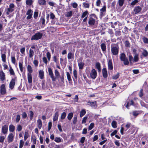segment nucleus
I'll return each mask as SVG.
<instances>
[{
  "mask_svg": "<svg viewBox=\"0 0 148 148\" xmlns=\"http://www.w3.org/2000/svg\"><path fill=\"white\" fill-rule=\"evenodd\" d=\"M22 118L23 119H25L27 117V114L25 112H23L22 114Z\"/></svg>",
  "mask_w": 148,
  "mask_h": 148,
  "instance_id": "nucleus-64",
  "label": "nucleus"
},
{
  "mask_svg": "<svg viewBox=\"0 0 148 148\" xmlns=\"http://www.w3.org/2000/svg\"><path fill=\"white\" fill-rule=\"evenodd\" d=\"M5 137L3 136H0V142L3 143L4 141Z\"/></svg>",
  "mask_w": 148,
  "mask_h": 148,
  "instance_id": "nucleus-53",
  "label": "nucleus"
},
{
  "mask_svg": "<svg viewBox=\"0 0 148 148\" xmlns=\"http://www.w3.org/2000/svg\"><path fill=\"white\" fill-rule=\"evenodd\" d=\"M108 69L112 70L113 69V66L112 65V60L111 59H110L109 60L108 62Z\"/></svg>",
  "mask_w": 148,
  "mask_h": 148,
  "instance_id": "nucleus-13",
  "label": "nucleus"
},
{
  "mask_svg": "<svg viewBox=\"0 0 148 148\" xmlns=\"http://www.w3.org/2000/svg\"><path fill=\"white\" fill-rule=\"evenodd\" d=\"M42 61L46 65L47 63V60L46 57H43L42 58Z\"/></svg>",
  "mask_w": 148,
  "mask_h": 148,
  "instance_id": "nucleus-60",
  "label": "nucleus"
},
{
  "mask_svg": "<svg viewBox=\"0 0 148 148\" xmlns=\"http://www.w3.org/2000/svg\"><path fill=\"white\" fill-rule=\"evenodd\" d=\"M29 112V118L31 120H32L34 116V113L32 111H30Z\"/></svg>",
  "mask_w": 148,
  "mask_h": 148,
  "instance_id": "nucleus-50",
  "label": "nucleus"
},
{
  "mask_svg": "<svg viewBox=\"0 0 148 148\" xmlns=\"http://www.w3.org/2000/svg\"><path fill=\"white\" fill-rule=\"evenodd\" d=\"M138 55L135 53V56H134V61L135 62H137L138 60Z\"/></svg>",
  "mask_w": 148,
  "mask_h": 148,
  "instance_id": "nucleus-36",
  "label": "nucleus"
},
{
  "mask_svg": "<svg viewBox=\"0 0 148 148\" xmlns=\"http://www.w3.org/2000/svg\"><path fill=\"white\" fill-rule=\"evenodd\" d=\"M47 57L48 58L49 61L50 60L51 55V54L49 52H47L46 53Z\"/></svg>",
  "mask_w": 148,
  "mask_h": 148,
  "instance_id": "nucleus-49",
  "label": "nucleus"
},
{
  "mask_svg": "<svg viewBox=\"0 0 148 148\" xmlns=\"http://www.w3.org/2000/svg\"><path fill=\"white\" fill-rule=\"evenodd\" d=\"M125 46L127 47H130V44L128 41H126L125 42Z\"/></svg>",
  "mask_w": 148,
  "mask_h": 148,
  "instance_id": "nucleus-57",
  "label": "nucleus"
},
{
  "mask_svg": "<svg viewBox=\"0 0 148 148\" xmlns=\"http://www.w3.org/2000/svg\"><path fill=\"white\" fill-rule=\"evenodd\" d=\"M14 5L12 3H10L9 6V7L6 9V14L9 15L10 13L14 10Z\"/></svg>",
  "mask_w": 148,
  "mask_h": 148,
  "instance_id": "nucleus-2",
  "label": "nucleus"
},
{
  "mask_svg": "<svg viewBox=\"0 0 148 148\" xmlns=\"http://www.w3.org/2000/svg\"><path fill=\"white\" fill-rule=\"evenodd\" d=\"M88 11H86L83 12L81 16V18H84L86 16L88 17Z\"/></svg>",
  "mask_w": 148,
  "mask_h": 148,
  "instance_id": "nucleus-26",
  "label": "nucleus"
},
{
  "mask_svg": "<svg viewBox=\"0 0 148 148\" xmlns=\"http://www.w3.org/2000/svg\"><path fill=\"white\" fill-rule=\"evenodd\" d=\"M120 58L121 60V61H124V60L127 58H126V56L125 54L123 53H122L121 54L120 56Z\"/></svg>",
  "mask_w": 148,
  "mask_h": 148,
  "instance_id": "nucleus-24",
  "label": "nucleus"
},
{
  "mask_svg": "<svg viewBox=\"0 0 148 148\" xmlns=\"http://www.w3.org/2000/svg\"><path fill=\"white\" fill-rule=\"evenodd\" d=\"M58 116L59 114L58 112H56L53 118V121H56L58 120Z\"/></svg>",
  "mask_w": 148,
  "mask_h": 148,
  "instance_id": "nucleus-21",
  "label": "nucleus"
},
{
  "mask_svg": "<svg viewBox=\"0 0 148 148\" xmlns=\"http://www.w3.org/2000/svg\"><path fill=\"white\" fill-rule=\"evenodd\" d=\"M112 126L114 128L116 127V122L115 121H113L112 123Z\"/></svg>",
  "mask_w": 148,
  "mask_h": 148,
  "instance_id": "nucleus-47",
  "label": "nucleus"
},
{
  "mask_svg": "<svg viewBox=\"0 0 148 148\" xmlns=\"http://www.w3.org/2000/svg\"><path fill=\"white\" fill-rule=\"evenodd\" d=\"M95 66L96 68L97 69L98 71L99 72H100L101 71V65L100 63L99 62H97L96 63Z\"/></svg>",
  "mask_w": 148,
  "mask_h": 148,
  "instance_id": "nucleus-20",
  "label": "nucleus"
},
{
  "mask_svg": "<svg viewBox=\"0 0 148 148\" xmlns=\"http://www.w3.org/2000/svg\"><path fill=\"white\" fill-rule=\"evenodd\" d=\"M9 71L10 73V74L11 75H14L15 73L13 69L12 68L11 66H10V70Z\"/></svg>",
  "mask_w": 148,
  "mask_h": 148,
  "instance_id": "nucleus-45",
  "label": "nucleus"
},
{
  "mask_svg": "<svg viewBox=\"0 0 148 148\" xmlns=\"http://www.w3.org/2000/svg\"><path fill=\"white\" fill-rule=\"evenodd\" d=\"M0 92L1 94L2 95H4L5 94L6 89L5 85L4 84H2L0 88Z\"/></svg>",
  "mask_w": 148,
  "mask_h": 148,
  "instance_id": "nucleus-7",
  "label": "nucleus"
},
{
  "mask_svg": "<svg viewBox=\"0 0 148 148\" xmlns=\"http://www.w3.org/2000/svg\"><path fill=\"white\" fill-rule=\"evenodd\" d=\"M24 145V142L23 140H21L20 142L19 148H22Z\"/></svg>",
  "mask_w": 148,
  "mask_h": 148,
  "instance_id": "nucleus-55",
  "label": "nucleus"
},
{
  "mask_svg": "<svg viewBox=\"0 0 148 148\" xmlns=\"http://www.w3.org/2000/svg\"><path fill=\"white\" fill-rule=\"evenodd\" d=\"M83 4L84 7L86 8H88L89 7V4L88 3L84 2Z\"/></svg>",
  "mask_w": 148,
  "mask_h": 148,
  "instance_id": "nucleus-54",
  "label": "nucleus"
},
{
  "mask_svg": "<svg viewBox=\"0 0 148 148\" xmlns=\"http://www.w3.org/2000/svg\"><path fill=\"white\" fill-rule=\"evenodd\" d=\"M73 14V12L71 11L69 12H67L65 14V16L67 17H71Z\"/></svg>",
  "mask_w": 148,
  "mask_h": 148,
  "instance_id": "nucleus-28",
  "label": "nucleus"
},
{
  "mask_svg": "<svg viewBox=\"0 0 148 148\" xmlns=\"http://www.w3.org/2000/svg\"><path fill=\"white\" fill-rule=\"evenodd\" d=\"M0 79L2 81H3L5 79V73L2 70L0 71Z\"/></svg>",
  "mask_w": 148,
  "mask_h": 148,
  "instance_id": "nucleus-12",
  "label": "nucleus"
},
{
  "mask_svg": "<svg viewBox=\"0 0 148 148\" xmlns=\"http://www.w3.org/2000/svg\"><path fill=\"white\" fill-rule=\"evenodd\" d=\"M16 79L15 78L12 79L9 84V88L11 89H13L14 87L15 84Z\"/></svg>",
  "mask_w": 148,
  "mask_h": 148,
  "instance_id": "nucleus-9",
  "label": "nucleus"
},
{
  "mask_svg": "<svg viewBox=\"0 0 148 148\" xmlns=\"http://www.w3.org/2000/svg\"><path fill=\"white\" fill-rule=\"evenodd\" d=\"M95 20L92 17H90L88 21V24L92 26L94 25L95 22Z\"/></svg>",
  "mask_w": 148,
  "mask_h": 148,
  "instance_id": "nucleus-11",
  "label": "nucleus"
},
{
  "mask_svg": "<svg viewBox=\"0 0 148 148\" xmlns=\"http://www.w3.org/2000/svg\"><path fill=\"white\" fill-rule=\"evenodd\" d=\"M106 6L104 5V6H103V7L100 9V11H101L100 14L101 16H102L103 15V12H106Z\"/></svg>",
  "mask_w": 148,
  "mask_h": 148,
  "instance_id": "nucleus-29",
  "label": "nucleus"
},
{
  "mask_svg": "<svg viewBox=\"0 0 148 148\" xmlns=\"http://www.w3.org/2000/svg\"><path fill=\"white\" fill-rule=\"evenodd\" d=\"M27 70L29 72L28 73H31L32 72L33 70L32 67L30 65H28L27 67Z\"/></svg>",
  "mask_w": 148,
  "mask_h": 148,
  "instance_id": "nucleus-31",
  "label": "nucleus"
},
{
  "mask_svg": "<svg viewBox=\"0 0 148 148\" xmlns=\"http://www.w3.org/2000/svg\"><path fill=\"white\" fill-rule=\"evenodd\" d=\"M37 123L38 125V127L39 129H41L42 126V121L40 119H38L37 121Z\"/></svg>",
  "mask_w": 148,
  "mask_h": 148,
  "instance_id": "nucleus-19",
  "label": "nucleus"
},
{
  "mask_svg": "<svg viewBox=\"0 0 148 148\" xmlns=\"http://www.w3.org/2000/svg\"><path fill=\"white\" fill-rule=\"evenodd\" d=\"M39 77L41 79H42L44 77V72L42 70H40L39 71Z\"/></svg>",
  "mask_w": 148,
  "mask_h": 148,
  "instance_id": "nucleus-17",
  "label": "nucleus"
},
{
  "mask_svg": "<svg viewBox=\"0 0 148 148\" xmlns=\"http://www.w3.org/2000/svg\"><path fill=\"white\" fill-rule=\"evenodd\" d=\"M84 65V63L82 62L78 63L79 68L80 69L82 70L83 69Z\"/></svg>",
  "mask_w": 148,
  "mask_h": 148,
  "instance_id": "nucleus-22",
  "label": "nucleus"
},
{
  "mask_svg": "<svg viewBox=\"0 0 148 148\" xmlns=\"http://www.w3.org/2000/svg\"><path fill=\"white\" fill-rule=\"evenodd\" d=\"M97 73L96 70L95 69H93L91 70L90 76L91 78L93 79H95L97 77Z\"/></svg>",
  "mask_w": 148,
  "mask_h": 148,
  "instance_id": "nucleus-6",
  "label": "nucleus"
},
{
  "mask_svg": "<svg viewBox=\"0 0 148 148\" xmlns=\"http://www.w3.org/2000/svg\"><path fill=\"white\" fill-rule=\"evenodd\" d=\"M38 2L40 5H45L46 3L45 0H38Z\"/></svg>",
  "mask_w": 148,
  "mask_h": 148,
  "instance_id": "nucleus-23",
  "label": "nucleus"
},
{
  "mask_svg": "<svg viewBox=\"0 0 148 148\" xmlns=\"http://www.w3.org/2000/svg\"><path fill=\"white\" fill-rule=\"evenodd\" d=\"M111 51L112 55L114 56L118 55L119 48L118 45L116 44H112L111 46Z\"/></svg>",
  "mask_w": 148,
  "mask_h": 148,
  "instance_id": "nucleus-1",
  "label": "nucleus"
},
{
  "mask_svg": "<svg viewBox=\"0 0 148 148\" xmlns=\"http://www.w3.org/2000/svg\"><path fill=\"white\" fill-rule=\"evenodd\" d=\"M124 0H118V3L120 6H122L124 2Z\"/></svg>",
  "mask_w": 148,
  "mask_h": 148,
  "instance_id": "nucleus-35",
  "label": "nucleus"
},
{
  "mask_svg": "<svg viewBox=\"0 0 148 148\" xmlns=\"http://www.w3.org/2000/svg\"><path fill=\"white\" fill-rule=\"evenodd\" d=\"M101 47L103 51H104L106 50V46L105 44L103 43L101 44Z\"/></svg>",
  "mask_w": 148,
  "mask_h": 148,
  "instance_id": "nucleus-25",
  "label": "nucleus"
},
{
  "mask_svg": "<svg viewBox=\"0 0 148 148\" xmlns=\"http://www.w3.org/2000/svg\"><path fill=\"white\" fill-rule=\"evenodd\" d=\"M73 116V113L72 112H70L68 114L67 116V118L69 120H70L71 119Z\"/></svg>",
  "mask_w": 148,
  "mask_h": 148,
  "instance_id": "nucleus-42",
  "label": "nucleus"
},
{
  "mask_svg": "<svg viewBox=\"0 0 148 148\" xmlns=\"http://www.w3.org/2000/svg\"><path fill=\"white\" fill-rule=\"evenodd\" d=\"M27 79L29 83H31L32 82V78L31 73H27Z\"/></svg>",
  "mask_w": 148,
  "mask_h": 148,
  "instance_id": "nucleus-16",
  "label": "nucleus"
},
{
  "mask_svg": "<svg viewBox=\"0 0 148 148\" xmlns=\"http://www.w3.org/2000/svg\"><path fill=\"white\" fill-rule=\"evenodd\" d=\"M29 136V134L27 131H26L25 132L24 136V140H25L28 138Z\"/></svg>",
  "mask_w": 148,
  "mask_h": 148,
  "instance_id": "nucleus-39",
  "label": "nucleus"
},
{
  "mask_svg": "<svg viewBox=\"0 0 148 148\" xmlns=\"http://www.w3.org/2000/svg\"><path fill=\"white\" fill-rule=\"evenodd\" d=\"M86 112L84 109L82 110L80 112V117H82L85 114Z\"/></svg>",
  "mask_w": 148,
  "mask_h": 148,
  "instance_id": "nucleus-43",
  "label": "nucleus"
},
{
  "mask_svg": "<svg viewBox=\"0 0 148 148\" xmlns=\"http://www.w3.org/2000/svg\"><path fill=\"white\" fill-rule=\"evenodd\" d=\"M33 3L32 0H26V4L29 6L31 5Z\"/></svg>",
  "mask_w": 148,
  "mask_h": 148,
  "instance_id": "nucleus-33",
  "label": "nucleus"
},
{
  "mask_svg": "<svg viewBox=\"0 0 148 148\" xmlns=\"http://www.w3.org/2000/svg\"><path fill=\"white\" fill-rule=\"evenodd\" d=\"M134 104V101L133 100H131L127 104L126 107L127 108L129 109V107L130 106L133 105Z\"/></svg>",
  "mask_w": 148,
  "mask_h": 148,
  "instance_id": "nucleus-34",
  "label": "nucleus"
},
{
  "mask_svg": "<svg viewBox=\"0 0 148 148\" xmlns=\"http://www.w3.org/2000/svg\"><path fill=\"white\" fill-rule=\"evenodd\" d=\"M94 124L93 123H91L88 127V129L89 130H91L94 127Z\"/></svg>",
  "mask_w": 148,
  "mask_h": 148,
  "instance_id": "nucleus-59",
  "label": "nucleus"
},
{
  "mask_svg": "<svg viewBox=\"0 0 148 148\" xmlns=\"http://www.w3.org/2000/svg\"><path fill=\"white\" fill-rule=\"evenodd\" d=\"M66 114L65 112H63L61 114V116L60 117L61 119H64L66 116Z\"/></svg>",
  "mask_w": 148,
  "mask_h": 148,
  "instance_id": "nucleus-38",
  "label": "nucleus"
},
{
  "mask_svg": "<svg viewBox=\"0 0 148 148\" xmlns=\"http://www.w3.org/2000/svg\"><path fill=\"white\" fill-rule=\"evenodd\" d=\"M67 57L69 59L73 58H74V53L71 52L69 53L68 54Z\"/></svg>",
  "mask_w": 148,
  "mask_h": 148,
  "instance_id": "nucleus-18",
  "label": "nucleus"
},
{
  "mask_svg": "<svg viewBox=\"0 0 148 148\" xmlns=\"http://www.w3.org/2000/svg\"><path fill=\"white\" fill-rule=\"evenodd\" d=\"M138 0H134V1H132L130 3L131 5L134 6L135 5L136 3L138 2Z\"/></svg>",
  "mask_w": 148,
  "mask_h": 148,
  "instance_id": "nucleus-56",
  "label": "nucleus"
},
{
  "mask_svg": "<svg viewBox=\"0 0 148 148\" xmlns=\"http://www.w3.org/2000/svg\"><path fill=\"white\" fill-rule=\"evenodd\" d=\"M14 138V135L12 133H10L7 137L8 141L9 143L12 142Z\"/></svg>",
  "mask_w": 148,
  "mask_h": 148,
  "instance_id": "nucleus-8",
  "label": "nucleus"
},
{
  "mask_svg": "<svg viewBox=\"0 0 148 148\" xmlns=\"http://www.w3.org/2000/svg\"><path fill=\"white\" fill-rule=\"evenodd\" d=\"M15 129L14 126L12 125H10L9 126V131L10 132H13Z\"/></svg>",
  "mask_w": 148,
  "mask_h": 148,
  "instance_id": "nucleus-30",
  "label": "nucleus"
},
{
  "mask_svg": "<svg viewBox=\"0 0 148 148\" xmlns=\"http://www.w3.org/2000/svg\"><path fill=\"white\" fill-rule=\"evenodd\" d=\"M142 40L146 44H148V38L145 36L142 37Z\"/></svg>",
  "mask_w": 148,
  "mask_h": 148,
  "instance_id": "nucleus-40",
  "label": "nucleus"
},
{
  "mask_svg": "<svg viewBox=\"0 0 148 148\" xmlns=\"http://www.w3.org/2000/svg\"><path fill=\"white\" fill-rule=\"evenodd\" d=\"M54 141L57 143H60L61 141V139L60 137H56L55 138Z\"/></svg>",
  "mask_w": 148,
  "mask_h": 148,
  "instance_id": "nucleus-46",
  "label": "nucleus"
},
{
  "mask_svg": "<svg viewBox=\"0 0 148 148\" xmlns=\"http://www.w3.org/2000/svg\"><path fill=\"white\" fill-rule=\"evenodd\" d=\"M71 5H72L73 8H77L78 6V4L76 2H74L71 4Z\"/></svg>",
  "mask_w": 148,
  "mask_h": 148,
  "instance_id": "nucleus-62",
  "label": "nucleus"
},
{
  "mask_svg": "<svg viewBox=\"0 0 148 148\" xmlns=\"http://www.w3.org/2000/svg\"><path fill=\"white\" fill-rule=\"evenodd\" d=\"M21 119L20 116L19 115H16V121L17 123H18L19 122L20 119Z\"/></svg>",
  "mask_w": 148,
  "mask_h": 148,
  "instance_id": "nucleus-51",
  "label": "nucleus"
},
{
  "mask_svg": "<svg viewBox=\"0 0 148 148\" xmlns=\"http://www.w3.org/2000/svg\"><path fill=\"white\" fill-rule=\"evenodd\" d=\"M48 71L49 75L53 81H55L56 80V78L54 75L52 70L51 68H49Z\"/></svg>",
  "mask_w": 148,
  "mask_h": 148,
  "instance_id": "nucleus-4",
  "label": "nucleus"
},
{
  "mask_svg": "<svg viewBox=\"0 0 148 148\" xmlns=\"http://www.w3.org/2000/svg\"><path fill=\"white\" fill-rule=\"evenodd\" d=\"M32 11L31 10V9H29L26 13V14L27 15H32Z\"/></svg>",
  "mask_w": 148,
  "mask_h": 148,
  "instance_id": "nucleus-63",
  "label": "nucleus"
},
{
  "mask_svg": "<svg viewBox=\"0 0 148 148\" xmlns=\"http://www.w3.org/2000/svg\"><path fill=\"white\" fill-rule=\"evenodd\" d=\"M19 66L20 71L22 72L23 71V64L21 62L19 63Z\"/></svg>",
  "mask_w": 148,
  "mask_h": 148,
  "instance_id": "nucleus-61",
  "label": "nucleus"
},
{
  "mask_svg": "<svg viewBox=\"0 0 148 148\" xmlns=\"http://www.w3.org/2000/svg\"><path fill=\"white\" fill-rule=\"evenodd\" d=\"M102 74L103 77L104 78H106L108 76L107 71L106 68H103L102 69Z\"/></svg>",
  "mask_w": 148,
  "mask_h": 148,
  "instance_id": "nucleus-15",
  "label": "nucleus"
},
{
  "mask_svg": "<svg viewBox=\"0 0 148 148\" xmlns=\"http://www.w3.org/2000/svg\"><path fill=\"white\" fill-rule=\"evenodd\" d=\"M1 57L2 61L4 62H5L6 61V56L5 54L4 53L2 54Z\"/></svg>",
  "mask_w": 148,
  "mask_h": 148,
  "instance_id": "nucleus-32",
  "label": "nucleus"
},
{
  "mask_svg": "<svg viewBox=\"0 0 148 148\" xmlns=\"http://www.w3.org/2000/svg\"><path fill=\"white\" fill-rule=\"evenodd\" d=\"M124 61H123L124 64L125 65H128L129 64V62L127 58L124 60Z\"/></svg>",
  "mask_w": 148,
  "mask_h": 148,
  "instance_id": "nucleus-58",
  "label": "nucleus"
},
{
  "mask_svg": "<svg viewBox=\"0 0 148 148\" xmlns=\"http://www.w3.org/2000/svg\"><path fill=\"white\" fill-rule=\"evenodd\" d=\"M73 75L75 78V79H77V71L75 70L74 69L73 71Z\"/></svg>",
  "mask_w": 148,
  "mask_h": 148,
  "instance_id": "nucleus-52",
  "label": "nucleus"
},
{
  "mask_svg": "<svg viewBox=\"0 0 148 148\" xmlns=\"http://www.w3.org/2000/svg\"><path fill=\"white\" fill-rule=\"evenodd\" d=\"M87 105L89 106L92 108H96L97 107V102L96 101L91 102L88 101L87 102Z\"/></svg>",
  "mask_w": 148,
  "mask_h": 148,
  "instance_id": "nucleus-5",
  "label": "nucleus"
},
{
  "mask_svg": "<svg viewBox=\"0 0 148 148\" xmlns=\"http://www.w3.org/2000/svg\"><path fill=\"white\" fill-rule=\"evenodd\" d=\"M66 76H67L68 80L69 81H71V75H70V74L69 73V72H66Z\"/></svg>",
  "mask_w": 148,
  "mask_h": 148,
  "instance_id": "nucleus-41",
  "label": "nucleus"
},
{
  "mask_svg": "<svg viewBox=\"0 0 148 148\" xmlns=\"http://www.w3.org/2000/svg\"><path fill=\"white\" fill-rule=\"evenodd\" d=\"M142 54L144 56L147 57L148 55V52L145 49H144L142 53Z\"/></svg>",
  "mask_w": 148,
  "mask_h": 148,
  "instance_id": "nucleus-37",
  "label": "nucleus"
},
{
  "mask_svg": "<svg viewBox=\"0 0 148 148\" xmlns=\"http://www.w3.org/2000/svg\"><path fill=\"white\" fill-rule=\"evenodd\" d=\"M8 126L6 125H5L2 127L1 130L2 133L3 134H5L8 131Z\"/></svg>",
  "mask_w": 148,
  "mask_h": 148,
  "instance_id": "nucleus-10",
  "label": "nucleus"
},
{
  "mask_svg": "<svg viewBox=\"0 0 148 148\" xmlns=\"http://www.w3.org/2000/svg\"><path fill=\"white\" fill-rule=\"evenodd\" d=\"M53 60L54 62L56 64L58 62V59L57 58V57L56 56L54 55L53 58Z\"/></svg>",
  "mask_w": 148,
  "mask_h": 148,
  "instance_id": "nucleus-44",
  "label": "nucleus"
},
{
  "mask_svg": "<svg viewBox=\"0 0 148 148\" xmlns=\"http://www.w3.org/2000/svg\"><path fill=\"white\" fill-rule=\"evenodd\" d=\"M55 76L57 78H58L60 75V74L59 72L58 71L57 69H55Z\"/></svg>",
  "mask_w": 148,
  "mask_h": 148,
  "instance_id": "nucleus-48",
  "label": "nucleus"
},
{
  "mask_svg": "<svg viewBox=\"0 0 148 148\" xmlns=\"http://www.w3.org/2000/svg\"><path fill=\"white\" fill-rule=\"evenodd\" d=\"M42 36V34L40 32L35 34L31 38V40H38L41 39Z\"/></svg>",
  "mask_w": 148,
  "mask_h": 148,
  "instance_id": "nucleus-3",
  "label": "nucleus"
},
{
  "mask_svg": "<svg viewBox=\"0 0 148 148\" xmlns=\"http://www.w3.org/2000/svg\"><path fill=\"white\" fill-rule=\"evenodd\" d=\"M34 51L31 49H30L29 51V58H32L34 55Z\"/></svg>",
  "mask_w": 148,
  "mask_h": 148,
  "instance_id": "nucleus-27",
  "label": "nucleus"
},
{
  "mask_svg": "<svg viewBox=\"0 0 148 148\" xmlns=\"http://www.w3.org/2000/svg\"><path fill=\"white\" fill-rule=\"evenodd\" d=\"M134 10L135 14H137L141 11V8L140 6H136L134 8Z\"/></svg>",
  "mask_w": 148,
  "mask_h": 148,
  "instance_id": "nucleus-14",
  "label": "nucleus"
}]
</instances>
